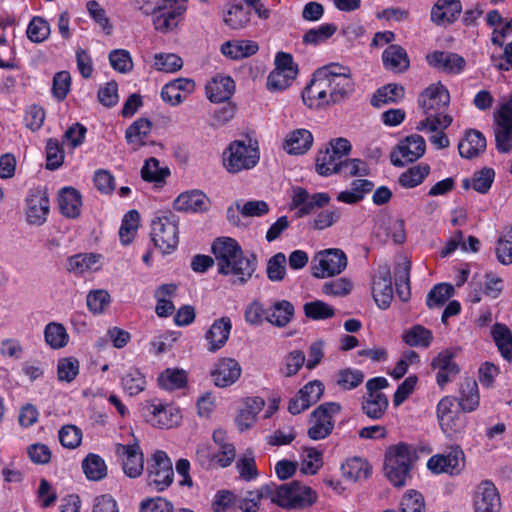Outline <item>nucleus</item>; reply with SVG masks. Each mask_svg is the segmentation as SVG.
<instances>
[{
    "label": "nucleus",
    "instance_id": "nucleus-1",
    "mask_svg": "<svg viewBox=\"0 0 512 512\" xmlns=\"http://www.w3.org/2000/svg\"><path fill=\"white\" fill-rule=\"evenodd\" d=\"M449 99L441 101V98H422L419 101L425 118L417 123L416 129L433 133L429 140L437 149H444L450 145L447 135L443 132L452 123L451 116L445 114Z\"/></svg>",
    "mask_w": 512,
    "mask_h": 512
},
{
    "label": "nucleus",
    "instance_id": "nucleus-2",
    "mask_svg": "<svg viewBox=\"0 0 512 512\" xmlns=\"http://www.w3.org/2000/svg\"><path fill=\"white\" fill-rule=\"evenodd\" d=\"M339 66L332 64L318 68L310 81L306 84L301 96H348L354 91L352 79L344 74L337 72Z\"/></svg>",
    "mask_w": 512,
    "mask_h": 512
},
{
    "label": "nucleus",
    "instance_id": "nucleus-3",
    "mask_svg": "<svg viewBox=\"0 0 512 512\" xmlns=\"http://www.w3.org/2000/svg\"><path fill=\"white\" fill-rule=\"evenodd\" d=\"M269 498L272 503L286 509H303L317 500L316 492L308 486L291 482L288 484H267L258 489V498Z\"/></svg>",
    "mask_w": 512,
    "mask_h": 512
},
{
    "label": "nucleus",
    "instance_id": "nucleus-4",
    "mask_svg": "<svg viewBox=\"0 0 512 512\" xmlns=\"http://www.w3.org/2000/svg\"><path fill=\"white\" fill-rule=\"evenodd\" d=\"M218 270L221 274H232L243 283L251 277L253 269L249 260L242 257L238 243L229 237L218 238L212 245Z\"/></svg>",
    "mask_w": 512,
    "mask_h": 512
},
{
    "label": "nucleus",
    "instance_id": "nucleus-5",
    "mask_svg": "<svg viewBox=\"0 0 512 512\" xmlns=\"http://www.w3.org/2000/svg\"><path fill=\"white\" fill-rule=\"evenodd\" d=\"M414 460L415 450L411 445L399 443L387 449L384 472L394 487L401 488L406 485Z\"/></svg>",
    "mask_w": 512,
    "mask_h": 512
},
{
    "label": "nucleus",
    "instance_id": "nucleus-6",
    "mask_svg": "<svg viewBox=\"0 0 512 512\" xmlns=\"http://www.w3.org/2000/svg\"><path fill=\"white\" fill-rule=\"evenodd\" d=\"M151 239L163 254H170L179 244V218L172 211L159 212L151 222Z\"/></svg>",
    "mask_w": 512,
    "mask_h": 512
},
{
    "label": "nucleus",
    "instance_id": "nucleus-7",
    "mask_svg": "<svg viewBox=\"0 0 512 512\" xmlns=\"http://www.w3.org/2000/svg\"><path fill=\"white\" fill-rule=\"evenodd\" d=\"M347 256L338 248L318 251L311 260V272L315 278L323 279L341 274L347 267Z\"/></svg>",
    "mask_w": 512,
    "mask_h": 512
},
{
    "label": "nucleus",
    "instance_id": "nucleus-8",
    "mask_svg": "<svg viewBox=\"0 0 512 512\" xmlns=\"http://www.w3.org/2000/svg\"><path fill=\"white\" fill-rule=\"evenodd\" d=\"M340 412L341 405L337 402H325L315 408L309 417L308 437L312 440L328 437L334 429L335 417Z\"/></svg>",
    "mask_w": 512,
    "mask_h": 512
},
{
    "label": "nucleus",
    "instance_id": "nucleus-9",
    "mask_svg": "<svg viewBox=\"0 0 512 512\" xmlns=\"http://www.w3.org/2000/svg\"><path fill=\"white\" fill-rule=\"evenodd\" d=\"M493 131L500 153L512 150V98H504L493 113Z\"/></svg>",
    "mask_w": 512,
    "mask_h": 512
},
{
    "label": "nucleus",
    "instance_id": "nucleus-10",
    "mask_svg": "<svg viewBox=\"0 0 512 512\" xmlns=\"http://www.w3.org/2000/svg\"><path fill=\"white\" fill-rule=\"evenodd\" d=\"M389 385L385 377H374L366 382V396L363 397L362 410L370 419L377 420L383 417L388 408V398L381 392Z\"/></svg>",
    "mask_w": 512,
    "mask_h": 512
},
{
    "label": "nucleus",
    "instance_id": "nucleus-11",
    "mask_svg": "<svg viewBox=\"0 0 512 512\" xmlns=\"http://www.w3.org/2000/svg\"><path fill=\"white\" fill-rule=\"evenodd\" d=\"M251 142V139L248 144L235 140L224 151L223 164L228 172L238 173L256 165V148L252 147Z\"/></svg>",
    "mask_w": 512,
    "mask_h": 512
},
{
    "label": "nucleus",
    "instance_id": "nucleus-12",
    "mask_svg": "<svg viewBox=\"0 0 512 512\" xmlns=\"http://www.w3.org/2000/svg\"><path fill=\"white\" fill-rule=\"evenodd\" d=\"M147 472L148 485L159 492L168 488L174 479L172 461L162 450H158L152 455Z\"/></svg>",
    "mask_w": 512,
    "mask_h": 512
},
{
    "label": "nucleus",
    "instance_id": "nucleus-13",
    "mask_svg": "<svg viewBox=\"0 0 512 512\" xmlns=\"http://www.w3.org/2000/svg\"><path fill=\"white\" fill-rule=\"evenodd\" d=\"M426 143L422 136L412 134L400 141L391 152V163L397 167H403L418 160L425 153Z\"/></svg>",
    "mask_w": 512,
    "mask_h": 512
},
{
    "label": "nucleus",
    "instance_id": "nucleus-14",
    "mask_svg": "<svg viewBox=\"0 0 512 512\" xmlns=\"http://www.w3.org/2000/svg\"><path fill=\"white\" fill-rule=\"evenodd\" d=\"M186 10V0H160L155 9V29L167 33L177 26V18Z\"/></svg>",
    "mask_w": 512,
    "mask_h": 512
},
{
    "label": "nucleus",
    "instance_id": "nucleus-15",
    "mask_svg": "<svg viewBox=\"0 0 512 512\" xmlns=\"http://www.w3.org/2000/svg\"><path fill=\"white\" fill-rule=\"evenodd\" d=\"M236 506L240 512H256V500L253 491H246L245 495L237 497L229 490H219L212 502L214 512H229Z\"/></svg>",
    "mask_w": 512,
    "mask_h": 512
},
{
    "label": "nucleus",
    "instance_id": "nucleus-16",
    "mask_svg": "<svg viewBox=\"0 0 512 512\" xmlns=\"http://www.w3.org/2000/svg\"><path fill=\"white\" fill-rule=\"evenodd\" d=\"M330 200L328 193L318 192L311 195L306 189L296 187L291 197V208L297 210L296 216L300 218L311 214L317 208L325 207Z\"/></svg>",
    "mask_w": 512,
    "mask_h": 512
},
{
    "label": "nucleus",
    "instance_id": "nucleus-17",
    "mask_svg": "<svg viewBox=\"0 0 512 512\" xmlns=\"http://www.w3.org/2000/svg\"><path fill=\"white\" fill-rule=\"evenodd\" d=\"M255 6L256 0H233L227 3L223 9V22L231 29H242L250 22Z\"/></svg>",
    "mask_w": 512,
    "mask_h": 512
},
{
    "label": "nucleus",
    "instance_id": "nucleus-18",
    "mask_svg": "<svg viewBox=\"0 0 512 512\" xmlns=\"http://www.w3.org/2000/svg\"><path fill=\"white\" fill-rule=\"evenodd\" d=\"M115 453L122 460L124 473L130 478L139 477L144 469V457L137 442L133 444H116Z\"/></svg>",
    "mask_w": 512,
    "mask_h": 512
},
{
    "label": "nucleus",
    "instance_id": "nucleus-19",
    "mask_svg": "<svg viewBox=\"0 0 512 512\" xmlns=\"http://www.w3.org/2000/svg\"><path fill=\"white\" fill-rule=\"evenodd\" d=\"M464 466V452L459 446L451 447L448 454H437L432 456L427 467L433 473L459 474Z\"/></svg>",
    "mask_w": 512,
    "mask_h": 512
},
{
    "label": "nucleus",
    "instance_id": "nucleus-20",
    "mask_svg": "<svg viewBox=\"0 0 512 512\" xmlns=\"http://www.w3.org/2000/svg\"><path fill=\"white\" fill-rule=\"evenodd\" d=\"M26 218L31 225H42L49 213V198L46 190L32 189L26 199Z\"/></svg>",
    "mask_w": 512,
    "mask_h": 512
},
{
    "label": "nucleus",
    "instance_id": "nucleus-21",
    "mask_svg": "<svg viewBox=\"0 0 512 512\" xmlns=\"http://www.w3.org/2000/svg\"><path fill=\"white\" fill-rule=\"evenodd\" d=\"M475 512H499L501 501L496 486L488 480L482 481L475 492Z\"/></svg>",
    "mask_w": 512,
    "mask_h": 512
},
{
    "label": "nucleus",
    "instance_id": "nucleus-22",
    "mask_svg": "<svg viewBox=\"0 0 512 512\" xmlns=\"http://www.w3.org/2000/svg\"><path fill=\"white\" fill-rule=\"evenodd\" d=\"M241 375V367L233 358H221L211 371L214 384L217 387L225 388L234 384Z\"/></svg>",
    "mask_w": 512,
    "mask_h": 512
},
{
    "label": "nucleus",
    "instance_id": "nucleus-23",
    "mask_svg": "<svg viewBox=\"0 0 512 512\" xmlns=\"http://www.w3.org/2000/svg\"><path fill=\"white\" fill-rule=\"evenodd\" d=\"M426 60L430 66L448 74H458L463 71L466 65L463 57L446 51H433L427 54Z\"/></svg>",
    "mask_w": 512,
    "mask_h": 512
},
{
    "label": "nucleus",
    "instance_id": "nucleus-24",
    "mask_svg": "<svg viewBox=\"0 0 512 512\" xmlns=\"http://www.w3.org/2000/svg\"><path fill=\"white\" fill-rule=\"evenodd\" d=\"M232 329V322L228 316L216 319L206 331L204 338L207 341V350L215 353L225 346Z\"/></svg>",
    "mask_w": 512,
    "mask_h": 512
},
{
    "label": "nucleus",
    "instance_id": "nucleus-25",
    "mask_svg": "<svg viewBox=\"0 0 512 512\" xmlns=\"http://www.w3.org/2000/svg\"><path fill=\"white\" fill-rule=\"evenodd\" d=\"M372 294L379 308L386 309L390 306L393 299V288L389 268H380L374 276Z\"/></svg>",
    "mask_w": 512,
    "mask_h": 512
},
{
    "label": "nucleus",
    "instance_id": "nucleus-26",
    "mask_svg": "<svg viewBox=\"0 0 512 512\" xmlns=\"http://www.w3.org/2000/svg\"><path fill=\"white\" fill-rule=\"evenodd\" d=\"M454 354L450 350L441 351L431 362L433 369L438 370L437 384L443 388L459 373L458 365L453 360Z\"/></svg>",
    "mask_w": 512,
    "mask_h": 512
},
{
    "label": "nucleus",
    "instance_id": "nucleus-27",
    "mask_svg": "<svg viewBox=\"0 0 512 512\" xmlns=\"http://www.w3.org/2000/svg\"><path fill=\"white\" fill-rule=\"evenodd\" d=\"M460 0H437L431 9V20L438 26L452 24L460 15Z\"/></svg>",
    "mask_w": 512,
    "mask_h": 512
},
{
    "label": "nucleus",
    "instance_id": "nucleus-28",
    "mask_svg": "<svg viewBox=\"0 0 512 512\" xmlns=\"http://www.w3.org/2000/svg\"><path fill=\"white\" fill-rule=\"evenodd\" d=\"M313 141V135L309 130L304 128L295 129L286 135L283 149L289 155H303L311 149Z\"/></svg>",
    "mask_w": 512,
    "mask_h": 512
},
{
    "label": "nucleus",
    "instance_id": "nucleus-29",
    "mask_svg": "<svg viewBox=\"0 0 512 512\" xmlns=\"http://www.w3.org/2000/svg\"><path fill=\"white\" fill-rule=\"evenodd\" d=\"M148 421L155 427L171 428L179 423L181 418L178 409L171 406L148 405L146 407Z\"/></svg>",
    "mask_w": 512,
    "mask_h": 512
},
{
    "label": "nucleus",
    "instance_id": "nucleus-30",
    "mask_svg": "<svg viewBox=\"0 0 512 512\" xmlns=\"http://www.w3.org/2000/svg\"><path fill=\"white\" fill-rule=\"evenodd\" d=\"M209 200L207 196L199 191H187L181 193L174 201L173 207L177 211L202 212L208 209Z\"/></svg>",
    "mask_w": 512,
    "mask_h": 512
},
{
    "label": "nucleus",
    "instance_id": "nucleus-31",
    "mask_svg": "<svg viewBox=\"0 0 512 512\" xmlns=\"http://www.w3.org/2000/svg\"><path fill=\"white\" fill-rule=\"evenodd\" d=\"M60 212L67 218H77L81 212L82 197L78 190L73 187H64L58 196Z\"/></svg>",
    "mask_w": 512,
    "mask_h": 512
},
{
    "label": "nucleus",
    "instance_id": "nucleus-32",
    "mask_svg": "<svg viewBox=\"0 0 512 512\" xmlns=\"http://www.w3.org/2000/svg\"><path fill=\"white\" fill-rule=\"evenodd\" d=\"M213 441L219 447V453L216 454V463L222 467H228L235 460L236 449L232 442H230L227 432L218 428L215 429L212 435Z\"/></svg>",
    "mask_w": 512,
    "mask_h": 512
},
{
    "label": "nucleus",
    "instance_id": "nucleus-33",
    "mask_svg": "<svg viewBox=\"0 0 512 512\" xmlns=\"http://www.w3.org/2000/svg\"><path fill=\"white\" fill-rule=\"evenodd\" d=\"M383 65L386 69L395 72H404L410 66L406 50L396 44L389 45L382 53Z\"/></svg>",
    "mask_w": 512,
    "mask_h": 512
},
{
    "label": "nucleus",
    "instance_id": "nucleus-34",
    "mask_svg": "<svg viewBox=\"0 0 512 512\" xmlns=\"http://www.w3.org/2000/svg\"><path fill=\"white\" fill-rule=\"evenodd\" d=\"M463 412H472L479 406L478 384L474 379H464L459 387V395L456 398Z\"/></svg>",
    "mask_w": 512,
    "mask_h": 512
},
{
    "label": "nucleus",
    "instance_id": "nucleus-35",
    "mask_svg": "<svg viewBox=\"0 0 512 512\" xmlns=\"http://www.w3.org/2000/svg\"><path fill=\"white\" fill-rule=\"evenodd\" d=\"M486 149V138L478 130H470L466 133L458 145L459 154L463 158L472 159Z\"/></svg>",
    "mask_w": 512,
    "mask_h": 512
},
{
    "label": "nucleus",
    "instance_id": "nucleus-36",
    "mask_svg": "<svg viewBox=\"0 0 512 512\" xmlns=\"http://www.w3.org/2000/svg\"><path fill=\"white\" fill-rule=\"evenodd\" d=\"M231 98H209L212 106L209 111L212 116V125L222 126L230 121L236 112V105Z\"/></svg>",
    "mask_w": 512,
    "mask_h": 512
},
{
    "label": "nucleus",
    "instance_id": "nucleus-37",
    "mask_svg": "<svg viewBox=\"0 0 512 512\" xmlns=\"http://www.w3.org/2000/svg\"><path fill=\"white\" fill-rule=\"evenodd\" d=\"M152 123L145 118H140L132 123L125 132V139L133 150H138L145 145L146 138L151 132Z\"/></svg>",
    "mask_w": 512,
    "mask_h": 512
},
{
    "label": "nucleus",
    "instance_id": "nucleus-38",
    "mask_svg": "<svg viewBox=\"0 0 512 512\" xmlns=\"http://www.w3.org/2000/svg\"><path fill=\"white\" fill-rule=\"evenodd\" d=\"M266 320L277 327H285L294 316V307L287 301L276 302L269 310L264 312Z\"/></svg>",
    "mask_w": 512,
    "mask_h": 512
},
{
    "label": "nucleus",
    "instance_id": "nucleus-39",
    "mask_svg": "<svg viewBox=\"0 0 512 512\" xmlns=\"http://www.w3.org/2000/svg\"><path fill=\"white\" fill-rule=\"evenodd\" d=\"M341 472L345 479L355 482L368 478L371 474V466L364 459L354 457L341 465Z\"/></svg>",
    "mask_w": 512,
    "mask_h": 512
},
{
    "label": "nucleus",
    "instance_id": "nucleus-40",
    "mask_svg": "<svg viewBox=\"0 0 512 512\" xmlns=\"http://www.w3.org/2000/svg\"><path fill=\"white\" fill-rule=\"evenodd\" d=\"M402 340L410 347L428 348L433 341V334L431 330L417 324L403 332Z\"/></svg>",
    "mask_w": 512,
    "mask_h": 512
},
{
    "label": "nucleus",
    "instance_id": "nucleus-41",
    "mask_svg": "<svg viewBox=\"0 0 512 512\" xmlns=\"http://www.w3.org/2000/svg\"><path fill=\"white\" fill-rule=\"evenodd\" d=\"M343 159H340L333 153L329 147L325 150L319 151L316 158V171L322 176H329L334 173H339L341 170Z\"/></svg>",
    "mask_w": 512,
    "mask_h": 512
},
{
    "label": "nucleus",
    "instance_id": "nucleus-42",
    "mask_svg": "<svg viewBox=\"0 0 512 512\" xmlns=\"http://www.w3.org/2000/svg\"><path fill=\"white\" fill-rule=\"evenodd\" d=\"M467 423V417L459 412L456 415L441 421L439 426L447 438L457 441L464 437Z\"/></svg>",
    "mask_w": 512,
    "mask_h": 512
},
{
    "label": "nucleus",
    "instance_id": "nucleus-43",
    "mask_svg": "<svg viewBox=\"0 0 512 512\" xmlns=\"http://www.w3.org/2000/svg\"><path fill=\"white\" fill-rule=\"evenodd\" d=\"M491 335L501 355L512 361V334L509 328L497 323L492 327Z\"/></svg>",
    "mask_w": 512,
    "mask_h": 512
},
{
    "label": "nucleus",
    "instance_id": "nucleus-44",
    "mask_svg": "<svg viewBox=\"0 0 512 512\" xmlns=\"http://www.w3.org/2000/svg\"><path fill=\"white\" fill-rule=\"evenodd\" d=\"M221 52L226 57L237 60L256 53V46L248 40L227 41L222 44Z\"/></svg>",
    "mask_w": 512,
    "mask_h": 512
},
{
    "label": "nucleus",
    "instance_id": "nucleus-45",
    "mask_svg": "<svg viewBox=\"0 0 512 512\" xmlns=\"http://www.w3.org/2000/svg\"><path fill=\"white\" fill-rule=\"evenodd\" d=\"M82 469L89 480L99 481L106 477L107 466L105 461L97 454L90 453L82 461Z\"/></svg>",
    "mask_w": 512,
    "mask_h": 512
},
{
    "label": "nucleus",
    "instance_id": "nucleus-46",
    "mask_svg": "<svg viewBox=\"0 0 512 512\" xmlns=\"http://www.w3.org/2000/svg\"><path fill=\"white\" fill-rule=\"evenodd\" d=\"M235 93V82L230 76L216 75L207 85V96H232Z\"/></svg>",
    "mask_w": 512,
    "mask_h": 512
},
{
    "label": "nucleus",
    "instance_id": "nucleus-47",
    "mask_svg": "<svg viewBox=\"0 0 512 512\" xmlns=\"http://www.w3.org/2000/svg\"><path fill=\"white\" fill-rule=\"evenodd\" d=\"M100 255L93 253H83L71 256L67 260V269L74 274H83L84 272L96 269L94 266L98 263Z\"/></svg>",
    "mask_w": 512,
    "mask_h": 512
},
{
    "label": "nucleus",
    "instance_id": "nucleus-48",
    "mask_svg": "<svg viewBox=\"0 0 512 512\" xmlns=\"http://www.w3.org/2000/svg\"><path fill=\"white\" fill-rule=\"evenodd\" d=\"M430 167L427 164H419L403 172L398 182L404 188H414L420 185L429 175Z\"/></svg>",
    "mask_w": 512,
    "mask_h": 512
},
{
    "label": "nucleus",
    "instance_id": "nucleus-49",
    "mask_svg": "<svg viewBox=\"0 0 512 512\" xmlns=\"http://www.w3.org/2000/svg\"><path fill=\"white\" fill-rule=\"evenodd\" d=\"M44 338L46 343L53 349L63 348L67 345L69 340L65 327L56 322H51L46 325Z\"/></svg>",
    "mask_w": 512,
    "mask_h": 512
},
{
    "label": "nucleus",
    "instance_id": "nucleus-50",
    "mask_svg": "<svg viewBox=\"0 0 512 512\" xmlns=\"http://www.w3.org/2000/svg\"><path fill=\"white\" fill-rule=\"evenodd\" d=\"M187 383V375L184 370L168 368L158 377V384L165 390L183 388Z\"/></svg>",
    "mask_w": 512,
    "mask_h": 512
},
{
    "label": "nucleus",
    "instance_id": "nucleus-51",
    "mask_svg": "<svg viewBox=\"0 0 512 512\" xmlns=\"http://www.w3.org/2000/svg\"><path fill=\"white\" fill-rule=\"evenodd\" d=\"M342 212L339 207H331L318 212L309 222L313 230L322 231L336 224L341 218Z\"/></svg>",
    "mask_w": 512,
    "mask_h": 512
},
{
    "label": "nucleus",
    "instance_id": "nucleus-52",
    "mask_svg": "<svg viewBox=\"0 0 512 512\" xmlns=\"http://www.w3.org/2000/svg\"><path fill=\"white\" fill-rule=\"evenodd\" d=\"M256 398H248L239 409L235 423L240 432L251 429L256 422Z\"/></svg>",
    "mask_w": 512,
    "mask_h": 512
},
{
    "label": "nucleus",
    "instance_id": "nucleus-53",
    "mask_svg": "<svg viewBox=\"0 0 512 512\" xmlns=\"http://www.w3.org/2000/svg\"><path fill=\"white\" fill-rule=\"evenodd\" d=\"M140 215L136 210H130L123 218L119 229L120 241L123 245L132 242L139 225Z\"/></svg>",
    "mask_w": 512,
    "mask_h": 512
},
{
    "label": "nucleus",
    "instance_id": "nucleus-54",
    "mask_svg": "<svg viewBox=\"0 0 512 512\" xmlns=\"http://www.w3.org/2000/svg\"><path fill=\"white\" fill-rule=\"evenodd\" d=\"M365 375L361 370L353 368L341 369L336 374V383L343 390H353L363 381Z\"/></svg>",
    "mask_w": 512,
    "mask_h": 512
},
{
    "label": "nucleus",
    "instance_id": "nucleus-55",
    "mask_svg": "<svg viewBox=\"0 0 512 512\" xmlns=\"http://www.w3.org/2000/svg\"><path fill=\"white\" fill-rule=\"evenodd\" d=\"M337 31V26L333 23L322 24L317 28L309 29L303 36V43L309 45H319L329 39Z\"/></svg>",
    "mask_w": 512,
    "mask_h": 512
},
{
    "label": "nucleus",
    "instance_id": "nucleus-56",
    "mask_svg": "<svg viewBox=\"0 0 512 512\" xmlns=\"http://www.w3.org/2000/svg\"><path fill=\"white\" fill-rule=\"evenodd\" d=\"M169 174V169L167 167L161 168L159 166V161L154 157L146 160L141 169V176L143 180L148 182L161 183Z\"/></svg>",
    "mask_w": 512,
    "mask_h": 512
},
{
    "label": "nucleus",
    "instance_id": "nucleus-57",
    "mask_svg": "<svg viewBox=\"0 0 512 512\" xmlns=\"http://www.w3.org/2000/svg\"><path fill=\"white\" fill-rule=\"evenodd\" d=\"M305 354L301 350H293L283 358L280 373L284 377H291L298 373L305 364Z\"/></svg>",
    "mask_w": 512,
    "mask_h": 512
},
{
    "label": "nucleus",
    "instance_id": "nucleus-58",
    "mask_svg": "<svg viewBox=\"0 0 512 512\" xmlns=\"http://www.w3.org/2000/svg\"><path fill=\"white\" fill-rule=\"evenodd\" d=\"M303 310L305 316L312 320L329 319L335 314L334 308L321 300L305 303Z\"/></svg>",
    "mask_w": 512,
    "mask_h": 512
},
{
    "label": "nucleus",
    "instance_id": "nucleus-59",
    "mask_svg": "<svg viewBox=\"0 0 512 512\" xmlns=\"http://www.w3.org/2000/svg\"><path fill=\"white\" fill-rule=\"evenodd\" d=\"M495 250L500 263L512 264V227H507L498 238Z\"/></svg>",
    "mask_w": 512,
    "mask_h": 512
},
{
    "label": "nucleus",
    "instance_id": "nucleus-60",
    "mask_svg": "<svg viewBox=\"0 0 512 512\" xmlns=\"http://www.w3.org/2000/svg\"><path fill=\"white\" fill-rule=\"evenodd\" d=\"M194 91L195 82L192 79L178 78L165 84L160 96H181V93L192 94Z\"/></svg>",
    "mask_w": 512,
    "mask_h": 512
},
{
    "label": "nucleus",
    "instance_id": "nucleus-61",
    "mask_svg": "<svg viewBox=\"0 0 512 512\" xmlns=\"http://www.w3.org/2000/svg\"><path fill=\"white\" fill-rule=\"evenodd\" d=\"M287 259L284 253L278 252L272 256L267 263L266 273L269 280L273 282L282 281L286 275Z\"/></svg>",
    "mask_w": 512,
    "mask_h": 512
},
{
    "label": "nucleus",
    "instance_id": "nucleus-62",
    "mask_svg": "<svg viewBox=\"0 0 512 512\" xmlns=\"http://www.w3.org/2000/svg\"><path fill=\"white\" fill-rule=\"evenodd\" d=\"M145 378L136 368H130L122 377L124 390L131 396L137 395L145 388Z\"/></svg>",
    "mask_w": 512,
    "mask_h": 512
},
{
    "label": "nucleus",
    "instance_id": "nucleus-63",
    "mask_svg": "<svg viewBox=\"0 0 512 512\" xmlns=\"http://www.w3.org/2000/svg\"><path fill=\"white\" fill-rule=\"evenodd\" d=\"M453 287L447 283L435 285L427 295L426 304L429 308L439 307L452 296Z\"/></svg>",
    "mask_w": 512,
    "mask_h": 512
},
{
    "label": "nucleus",
    "instance_id": "nucleus-64",
    "mask_svg": "<svg viewBox=\"0 0 512 512\" xmlns=\"http://www.w3.org/2000/svg\"><path fill=\"white\" fill-rule=\"evenodd\" d=\"M400 512H425L423 495L414 489L407 490L400 502Z\"/></svg>",
    "mask_w": 512,
    "mask_h": 512
}]
</instances>
